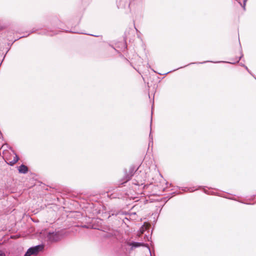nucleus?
<instances>
[{"mask_svg":"<svg viewBox=\"0 0 256 256\" xmlns=\"http://www.w3.org/2000/svg\"><path fill=\"white\" fill-rule=\"evenodd\" d=\"M44 245L40 244L33 247H31L29 248L26 253L25 254L24 256H30L32 254H36L42 251L44 249Z\"/></svg>","mask_w":256,"mask_h":256,"instance_id":"obj_1","label":"nucleus"},{"mask_svg":"<svg viewBox=\"0 0 256 256\" xmlns=\"http://www.w3.org/2000/svg\"><path fill=\"white\" fill-rule=\"evenodd\" d=\"M47 237L50 242H54L60 240L62 236L59 232H49L47 235Z\"/></svg>","mask_w":256,"mask_h":256,"instance_id":"obj_2","label":"nucleus"},{"mask_svg":"<svg viewBox=\"0 0 256 256\" xmlns=\"http://www.w3.org/2000/svg\"><path fill=\"white\" fill-rule=\"evenodd\" d=\"M144 180H139L138 178V180H133L132 184L136 186H141L142 187V188H144L146 186L144 185Z\"/></svg>","mask_w":256,"mask_h":256,"instance_id":"obj_3","label":"nucleus"},{"mask_svg":"<svg viewBox=\"0 0 256 256\" xmlns=\"http://www.w3.org/2000/svg\"><path fill=\"white\" fill-rule=\"evenodd\" d=\"M18 172L21 174H26L28 171V168L24 164L20 165L18 168Z\"/></svg>","mask_w":256,"mask_h":256,"instance_id":"obj_4","label":"nucleus"},{"mask_svg":"<svg viewBox=\"0 0 256 256\" xmlns=\"http://www.w3.org/2000/svg\"><path fill=\"white\" fill-rule=\"evenodd\" d=\"M13 153L15 154V156L12 160L9 162H8L10 166L14 165L19 160L18 156L16 155L14 151L13 150Z\"/></svg>","mask_w":256,"mask_h":256,"instance_id":"obj_5","label":"nucleus"},{"mask_svg":"<svg viewBox=\"0 0 256 256\" xmlns=\"http://www.w3.org/2000/svg\"><path fill=\"white\" fill-rule=\"evenodd\" d=\"M130 245L132 246V247L137 248V247H139V246H142L143 244L141 243V242H132L130 244Z\"/></svg>","mask_w":256,"mask_h":256,"instance_id":"obj_6","label":"nucleus"},{"mask_svg":"<svg viewBox=\"0 0 256 256\" xmlns=\"http://www.w3.org/2000/svg\"><path fill=\"white\" fill-rule=\"evenodd\" d=\"M182 190L184 191H189L191 192L194 191L195 190H192V188H182Z\"/></svg>","mask_w":256,"mask_h":256,"instance_id":"obj_7","label":"nucleus"},{"mask_svg":"<svg viewBox=\"0 0 256 256\" xmlns=\"http://www.w3.org/2000/svg\"><path fill=\"white\" fill-rule=\"evenodd\" d=\"M132 176V174H131L130 176V175H127L126 176V178H125V182H126L127 181L129 180L130 178H131V177Z\"/></svg>","mask_w":256,"mask_h":256,"instance_id":"obj_8","label":"nucleus"},{"mask_svg":"<svg viewBox=\"0 0 256 256\" xmlns=\"http://www.w3.org/2000/svg\"><path fill=\"white\" fill-rule=\"evenodd\" d=\"M244 68H245L248 70V72L250 74H251L252 75V74L251 73V72H250V70H248V67H247L246 66L244 65Z\"/></svg>","mask_w":256,"mask_h":256,"instance_id":"obj_9","label":"nucleus"},{"mask_svg":"<svg viewBox=\"0 0 256 256\" xmlns=\"http://www.w3.org/2000/svg\"><path fill=\"white\" fill-rule=\"evenodd\" d=\"M243 55L242 54V55L238 58H237V60L236 61V62H238L241 59V58L242 57Z\"/></svg>","mask_w":256,"mask_h":256,"instance_id":"obj_10","label":"nucleus"},{"mask_svg":"<svg viewBox=\"0 0 256 256\" xmlns=\"http://www.w3.org/2000/svg\"><path fill=\"white\" fill-rule=\"evenodd\" d=\"M0 256H5L4 253L1 250H0Z\"/></svg>","mask_w":256,"mask_h":256,"instance_id":"obj_11","label":"nucleus"},{"mask_svg":"<svg viewBox=\"0 0 256 256\" xmlns=\"http://www.w3.org/2000/svg\"><path fill=\"white\" fill-rule=\"evenodd\" d=\"M248 0H244V6H245V5H246V2Z\"/></svg>","mask_w":256,"mask_h":256,"instance_id":"obj_12","label":"nucleus"},{"mask_svg":"<svg viewBox=\"0 0 256 256\" xmlns=\"http://www.w3.org/2000/svg\"><path fill=\"white\" fill-rule=\"evenodd\" d=\"M47 34L52 36H53L54 34L53 33H52V32H50V33Z\"/></svg>","mask_w":256,"mask_h":256,"instance_id":"obj_13","label":"nucleus"},{"mask_svg":"<svg viewBox=\"0 0 256 256\" xmlns=\"http://www.w3.org/2000/svg\"><path fill=\"white\" fill-rule=\"evenodd\" d=\"M150 139L152 140V137H151V134H150Z\"/></svg>","mask_w":256,"mask_h":256,"instance_id":"obj_14","label":"nucleus"},{"mask_svg":"<svg viewBox=\"0 0 256 256\" xmlns=\"http://www.w3.org/2000/svg\"><path fill=\"white\" fill-rule=\"evenodd\" d=\"M228 63H230V64H234L235 62H228Z\"/></svg>","mask_w":256,"mask_h":256,"instance_id":"obj_15","label":"nucleus"},{"mask_svg":"<svg viewBox=\"0 0 256 256\" xmlns=\"http://www.w3.org/2000/svg\"><path fill=\"white\" fill-rule=\"evenodd\" d=\"M206 62H200V64H204V63H205Z\"/></svg>","mask_w":256,"mask_h":256,"instance_id":"obj_16","label":"nucleus"},{"mask_svg":"<svg viewBox=\"0 0 256 256\" xmlns=\"http://www.w3.org/2000/svg\"><path fill=\"white\" fill-rule=\"evenodd\" d=\"M240 65H241L242 66H244V64H241Z\"/></svg>","mask_w":256,"mask_h":256,"instance_id":"obj_17","label":"nucleus"},{"mask_svg":"<svg viewBox=\"0 0 256 256\" xmlns=\"http://www.w3.org/2000/svg\"><path fill=\"white\" fill-rule=\"evenodd\" d=\"M226 62L224 61H223V62Z\"/></svg>","mask_w":256,"mask_h":256,"instance_id":"obj_18","label":"nucleus"}]
</instances>
